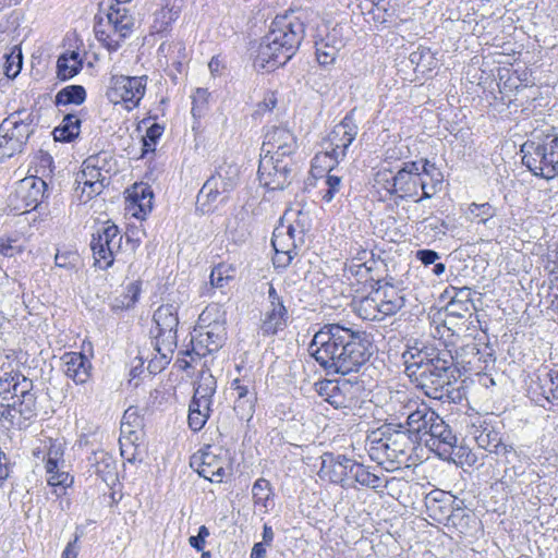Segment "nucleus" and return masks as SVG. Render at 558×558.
I'll list each match as a JSON object with an SVG mask.
<instances>
[{
  "label": "nucleus",
  "instance_id": "nucleus-6",
  "mask_svg": "<svg viewBox=\"0 0 558 558\" xmlns=\"http://www.w3.org/2000/svg\"><path fill=\"white\" fill-rule=\"evenodd\" d=\"M38 119L34 112L17 110L0 123V161L23 150Z\"/></svg>",
  "mask_w": 558,
  "mask_h": 558
},
{
  "label": "nucleus",
  "instance_id": "nucleus-24",
  "mask_svg": "<svg viewBox=\"0 0 558 558\" xmlns=\"http://www.w3.org/2000/svg\"><path fill=\"white\" fill-rule=\"evenodd\" d=\"M409 409L407 417V429L414 436L415 444L420 445L423 442V438L429 434V429L433 427V422L437 418V413L422 403L420 405L414 402L405 407Z\"/></svg>",
  "mask_w": 558,
  "mask_h": 558
},
{
  "label": "nucleus",
  "instance_id": "nucleus-46",
  "mask_svg": "<svg viewBox=\"0 0 558 558\" xmlns=\"http://www.w3.org/2000/svg\"><path fill=\"white\" fill-rule=\"evenodd\" d=\"M451 498V495H447L444 492H437L436 496L427 497V509L433 513V517L436 515L438 510L441 514H446L450 511Z\"/></svg>",
  "mask_w": 558,
  "mask_h": 558
},
{
  "label": "nucleus",
  "instance_id": "nucleus-22",
  "mask_svg": "<svg viewBox=\"0 0 558 558\" xmlns=\"http://www.w3.org/2000/svg\"><path fill=\"white\" fill-rule=\"evenodd\" d=\"M46 189L47 183L39 177L31 175L20 180L13 197L21 204L15 205V208L24 211L36 209L45 196Z\"/></svg>",
  "mask_w": 558,
  "mask_h": 558
},
{
  "label": "nucleus",
  "instance_id": "nucleus-14",
  "mask_svg": "<svg viewBox=\"0 0 558 558\" xmlns=\"http://www.w3.org/2000/svg\"><path fill=\"white\" fill-rule=\"evenodd\" d=\"M359 133V126L354 120V110H351L336 124L327 135L325 144V157L330 158L335 165L343 160L350 145Z\"/></svg>",
  "mask_w": 558,
  "mask_h": 558
},
{
  "label": "nucleus",
  "instance_id": "nucleus-38",
  "mask_svg": "<svg viewBox=\"0 0 558 558\" xmlns=\"http://www.w3.org/2000/svg\"><path fill=\"white\" fill-rule=\"evenodd\" d=\"M355 312L365 320H381L385 318L374 289L368 295L355 302Z\"/></svg>",
  "mask_w": 558,
  "mask_h": 558
},
{
  "label": "nucleus",
  "instance_id": "nucleus-17",
  "mask_svg": "<svg viewBox=\"0 0 558 558\" xmlns=\"http://www.w3.org/2000/svg\"><path fill=\"white\" fill-rule=\"evenodd\" d=\"M500 46L498 44H490V64H497V66L490 69V74L493 76H498V82L496 83L498 87V93L500 97L494 95V102L490 101V107L497 109L498 102L500 99L501 105H509L512 102L513 98V89L517 88V77L511 76V70L506 66H501V64L511 65V57L505 51H499Z\"/></svg>",
  "mask_w": 558,
  "mask_h": 558
},
{
  "label": "nucleus",
  "instance_id": "nucleus-1",
  "mask_svg": "<svg viewBox=\"0 0 558 558\" xmlns=\"http://www.w3.org/2000/svg\"><path fill=\"white\" fill-rule=\"evenodd\" d=\"M373 345L365 331L339 324H326L315 332L308 352L327 374L359 372L373 354Z\"/></svg>",
  "mask_w": 558,
  "mask_h": 558
},
{
  "label": "nucleus",
  "instance_id": "nucleus-21",
  "mask_svg": "<svg viewBox=\"0 0 558 558\" xmlns=\"http://www.w3.org/2000/svg\"><path fill=\"white\" fill-rule=\"evenodd\" d=\"M268 302L269 306L265 312L260 325V332L265 337L275 336L278 331L283 330L289 318L288 310L283 304L282 298L270 283L268 289Z\"/></svg>",
  "mask_w": 558,
  "mask_h": 558
},
{
  "label": "nucleus",
  "instance_id": "nucleus-5",
  "mask_svg": "<svg viewBox=\"0 0 558 558\" xmlns=\"http://www.w3.org/2000/svg\"><path fill=\"white\" fill-rule=\"evenodd\" d=\"M156 333L154 336V350L156 354L147 365L150 374L160 373L171 361L177 348V328L179 325L178 306L162 304L154 313Z\"/></svg>",
  "mask_w": 558,
  "mask_h": 558
},
{
  "label": "nucleus",
  "instance_id": "nucleus-30",
  "mask_svg": "<svg viewBox=\"0 0 558 558\" xmlns=\"http://www.w3.org/2000/svg\"><path fill=\"white\" fill-rule=\"evenodd\" d=\"M420 163V175L422 179V196L415 202L432 198L440 191L444 182V175L436 165L428 159H422Z\"/></svg>",
  "mask_w": 558,
  "mask_h": 558
},
{
  "label": "nucleus",
  "instance_id": "nucleus-19",
  "mask_svg": "<svg viewBox=\"0 0 558 558\" xmlns=\"http://www.w3.org/2000/svg\"><path fill=\"white\" fill-rule=\"evenodd\" d=\"M422 179L420 175V163L417 161H407L391 179H387L386 190L391 195H398L400 198H414L422 190Z\"/></svg>",
  "mask_w": 558,
  "mask_h": 558
},
{
  "label": "nucleus",
  "instance_id": "nucleus-64",
  "mask_svg": "<svg viewBox=\"0 0 558 558\" xmlns=\"http://www.w3.org/2000/svg\"><path fill=\"white\" fill-rule=\"evenodd\" d=\"M19 413L16 408V401H14L12 404H8L7 407L1 405L0 408V420L9 421L10 423H14L16 418V414Z\"/></svg>",
  "mask_w": 558,
  "mask_h": 558
},
{
  "label": "nucleus",
  "instance_id": "nucleus-31",
  "mask_svg": "<svg viewBox=\"0 0 558 558\" xmlns=\"http://www.w3.org/2000/svg\"><path fill=\"white\" fill-rule=\"evenodd\" d=\"M143 418L138 414L137 408L130 407L125 410L121 421V454L124 456L125 450L123 449L124 441L130 445H135L142 437Z\"/></svg>",
  "mask_w": 558,
  "mask_h": 558
},
{
  "label": "nucleus",
  "instance_id": "nucleus-48",
  "mask_svg": "<svg viewBox=\"0 0 558 558\" xmlns=\"http://www.w3.org/2000/svg\"><path fill=\"white\" fill-rule=\"evenodd\" d=\"M162 132L163 128L158 123H154L147 129L146 134L142 138V157H144L148 153L155 151L156 143L162 135Z\"/></svg>",
  "mask_w": 558,
  "mask_h": 558
},
{
  "label": "nucleus",
  "instance_id": "nucleus-35",
  "mask_svg": "<svg viewBox=\"0 0 558 558\" xmlns=\"http://www.w3.org/2000/svg\"><path fill=\"white\" fill-rule=\"evenodd\" d=\"M130 209L133 216L143 219L153 207V191L145 184H134L129 193Z\"/></svg>",
  "mask_w": 558,
  "mask_h": 558
},
{
  "label": "nucleus",
  "instance_id": "nucleus-11",
  "mask_svg": "<svg viewBox=\"0 0 558 558\" xmlns=\"http://www.w3.org/2000/svg\"><path fill=\"white\" fill-rule=\"evenodd\" d=\"M240 180V168L234 162L223 161L207 179L201 189L197 199L210 204H225Z\"/></svg>",
  "mask_w": 558,
  "mask_h": 558
},
{
  "label": "nucleus",
  "instance_id": "nucleus-49",
  "mask_svg": "<svg viewBox=\"0 0 558 558\" xmlns=\"http://www.w3.org/2000/svg\"><path fill=\"white\" fill-rule=\"evenodd\" d=\"M36 396L33 395H24L21 398L16 399V408L19 411V414L24 420H31L36 415Z\"/></svg>",
  "mask_w": 558,
  "mask_h": 558
},
{
  "label": "nucleus",
  "instance_id": "nucleus-25",
  "mask_svg": "<svg viewBox=\"0 0 558 558\" xmlns=\"http://www.w3.org/2000/svg\"><path fill=\"white\" fill-rule=\"evenodd\" d=\"M230 389L234 395L233 410L241 420H250L257 401L254 383L247 378H235Z\"/></svg>",
  "mask_w": 558,
  "mask_h": 558
},
{
  "label": "nucleus",
  "instance_id": "nucleus-62",
  "mask_svg": "<svg viewBox=\"0 0 558 558\" xmlns=\"http://www.w3.org/2000/svg\"><path fill=\"white\" fill-rule=\"evenodd\" d=\"M75 259H77V256L71 252L57 253L54 263L58 267L70 269L75 266L73 263Z\"/></svg>",
  "mask_w": 558,
  "mask_h": 558
},
{
  "label": "nucleus",
  "instance_id": "nucleus-37",
  "mask_svg": "<svg viewBox=\"0 0 558 558\" xmlns=\"http://www.w3.org/2000/svg\"><path fill=\"white\" fill-rule=\"evenodd\" d=\"M81 123V119L76 114H65L61 124L52 132L54 140L64 143L72 142L80 135Z\"/></svg>",
  "mask_w": 558,
  "mask_h": 558
},
{
  "label": "nucleus",
  "instance_id": "nucleus-34",
  "mask_svg": "<svg viewBox=\"0 0 558 558\" xmlns=\"http://www.w3.org/2000/svg\"><path fill=\"white\" fill-rule=\"evenodd\" d=\"M90 461L95 474L107 485H114L118 480V466L114 458L106 451H97Z\"/></svg>",
  "mask_w": 558,
  "mask_h": 558
},
{
  "label": "nucleus",
  "instance_id": "nucleus-12",
  "mask_svg": "<svg viewBox=\"0 0 558 558\" xmlns=\"http://www.w3.org/2000/svg\"><path fill=\"white\" fill-rule=\"evenodd\" d=\"M266 35L267 43H279L283 52L294 56L305 36V24L293 12L286 13L275 17Z\"/></svg>",
  "mask_w": 558,
  "mask_h": 558
},
{
  "label": "nucleus",
  "instance_id": "nucleus-43",
  "mask_svg": "<svg viewBox=\"0 0 558 558\" xmlns=\"http://www.w3.org/2000/svg\"><path fill=\"white\" fill-rule=\"evenodd\" d=\"M341 41H338V46L335 44H329L327 39H320L315 43L316 47V58L320 65L331 64L337 57V53L340 49Z\"/></svg>",
  "mask_w": 558,
  "mask_h": 558
},
{
  "label": "nucleus",
  "instance_id": "nucleus-3",
  "mask_svg": "<svg viewBox=\"0 0 558 558\" xmlns=\"http://www.w3.org/2000/svg\"><path fill=\"white\" fill-rule=\"evenodd\" d=\"M367 451L378 464H390L398 469L407 464L410 452L415 449V438L401 424H384L367 436Z\"/></svg>",
  "mask_w": 558,
  "mask_h": 558
},
{
  "label": "nucleus",
  "instance_id": "nucleus-4",
  "mask_svg": "<svg viewBox=\"0 0 558 558\" xmlns=\"http://www.w3.org/2000/svg\"><path fill=\"white\" fill-rule=\"evenodd\" d=\"M522 162L534 174L546 180L558 175V132L554 128L534 131L521 146Z\"/></svg>",
  "mask_w": 558,
  "mask_h": 558
},
{
  "label": "nucleus",
  "instance_id": "nucleus-23",
  "mask_svg": "<svg viewBox=\"0 0 558 558\" xmlns=\"http://www.w3.org/2000/svg\"><path fill=\"white\" fill-rule=\"evenodd\" d=\"M423 444L440 458L447 459L457 444V437L445 421L437 414L429 434L423 438Z\"/></svg>",
  "mask_w": 558,
  "mask_h": 558
},
{
  "label": "nucleus",
  "instance_id": "nucleus-54",
  "mask_svg": "<svg viewBox=\"0 0 558 558\" xmlns=\"http://www.w3.org/2000/svg\"><path fill=\"white\" fill-rule=\"evenodd\" d=\"M233 269L226 265H218L210 274V283L216 288L225 287L226 282L233 278Z\"/></svg>",
  "mask_w": 558,
  "mask_h": 558
},
{
  "label": "nucleus",
  "instance_id": "nucleus-51",
  "mask_svg": "<svg viewBox=\"0 0 558 558\" xmlns=\"http://www.w3.org/2000/svg\"><path fill=\"white\" fill-rule=\"evenodd\" d=\"M12 399L21 398L24 395H33V381L20 372H14Z\"/></svg>",
  "mask_w": 558,
  "mask_h": 558
},
{
  "label": "nucleus",
  "instance_id": "nucleus-44",
  "mask_svg": "<svg viewBox=\"0 0 558 558\" xmlns=\"http://www.w3.org/2000/svg\"><path fill=\"white\" fill-rule=\"evenodd\" d=\"M217 383L213 375H202L196 384L192 400H204L211 402V398L216 392Z\"/></svg>",
  "mask_w": 558,
  "mask_h": 558
},
{
  "label": "nucleus",
  "instance_id": "nucleus-27",
  "mask_svg": "<svg viewBox=\"0 0 558 558\" xmlns=\"http://www.w3.org/2000/svg\"><path fill=\"white\" fill-rule=\"evenodd\" d=\"M97 162L95 158H87L77 179L78 183H83V193L87 194V198L99 195L109 183V170L98 169Z\"/></svg>",
  "mask_w": 558,
  "mask_h": 558
},
{
  "label": "nucleus",
  "instance_id": "nucleus-33",
  "mask_svg": "<svg viewBox=\"0 0 558 558\" xmlns=\"http://www.w3.org/2000/svg\"><path fill=\"white\" fill-rule=\"evenodd\" d=\"M356 465V461L347 458L345 456H338L336 459H331L328 465L326 460H324L322 472L327 475L332 483L344 486L350 480H352V473Z\"/></svg>",
  "mask_w": 558,
  "mask_h": 558
},
{
  "label": "nucleus",
  "instance_id": "nucleus-29",
  "mask_svg": "<svg viewBox=\"0 0 558 558\" xmlns=\"http://www.w3.org/2000/svg\"><path fill=\"white\" fill-rule=\"evenodd\" d=\"M376 284L377 288H374V291L379 301L381 313L385 317L397 314L405 303L402 291L390 282L380 284V281H377Z\"/></svg>",
  "mask_w": 558,
  "mask_h": 558
},
{
  "label": "nucleus",
  "instance_id": "nucleus-41",
  "mask_svg": "<svg viewBox=\"0 0 558 558\" xmlns=\"http://www.w3.org/2000/svg\"><path fill=\"white\" fill-rule=\"evenodd\" d=\"M78 53L72 51L70 54H62L57 61L58 77L62 81L72 78L82 69V61Z\"/></svg>",
  "mask_w": 558,
  "mask_h": 558
},
{
  "label": "nucleus",
  "instance_id": "nucleus-36",
  "mask_svg": "<svg viewBox=\"0 0 558 558\" xmlns=\"http://www.w3.org/2000/svg\"><path fill=\"white\" fill-rule=\"evenodd\" d=\"M61 456L59 448L51 447L49 449L45 468L48 474L47 482L51 486H69L72 483L69 473L59 469Z\"/></svg>",
  "mask_w": 558,
  "mask_h": 558
},
{
  "label": "nucleus",
  "instance_id": "nucleus-9",
  "mask_svg": "<svg viewBox=\"0 0 558 558\" xmlns=\"http://www.w3.org/2000/svg\"><path fill=\"white\" fill-rule=\"evenodd\" d=\"M134 27V17L129 10L118 2L109 8L106 21L95 25L96 38L109 51H117Z\"/></svg>",
  "mask_w": 558,
  "mask_h": 558
},
{
  "label": "nucleus",
  "instance_id": "nucleus-13",
  "mask_svg": "<svg viewBox=\"0 0 558 558\" xmlns=\"http://www.w3.org/2000/svg\"><path fill=\"white\" fill-rule=\"evenodd\" d=\"M147 76L112 75L106 92L107 99L117 105L125 104L131 110L138 106L145 95Z\"/></svg>",
  "mask_w": 558,
  "mask_h": 558
},
{
  "label": "nucleus",
  "instance_id": "nucleus-15",
  "mask_svg": "<svg viewBox=\"0 0 558 558\" xmlns=\"http://www.w3.org/2000/svg\"><path fill=\"white\" fill-rule=\"evenodd\" d=\"M122 235L119 228L107 222L93 234L90 248L95 259V265L101 269H108L112 266L114 255L121 250Z\"/></svg>",
  "mask_w": 558,
  "mask_h": 558
},
{
  "label": "nucleus",
  "instance_id": "nucleus-59",
  "mask_svg": "<svg viewBox=\"0 0 558 558\" xmlns=\"http://www.w3.org/2000/svg\"><path fill=\"white\" fill-rule=\"evenodd\" d=\"M208 418L209 417L199 413V410H195L193 407L189 405V426L192 430H201L205 426Z\"/></svg>",
  "mask_w": 558,
  "mask_h": 558
},
{
  "label": "nucleus",
  "instance_id": "nucleus-45",
  "mask_svg": "<svg viewBox=\"0 0 558 558\" xmlns=\"http://www.w3.org/2000/svg\"><path fill=\"white\" fill-rule=\"evenodd\" d=\"M352 480L362 486L369 488H378L380 486V477L371 473L363 464L357 462L352 473Z\"/></svg>",
  "mask_w": 558,
  "mask_h": 558
},
{
  "label": "nucleus",
  "instance_id": "nucleus-55",
  "mask_svg": "<svg viewBox=\"0 0 558 558\" xmlns=\"http://www.w3.org/2000/svg\"><path fill=\"white\" fill-rule=\"evenodd\" d=\"M542 388L545 392L550 393L553 399L558 400V368H549L545 373Z\"/></svg>",
  "mask_w": 558,
  "mask_h": 558
},
{
  "label": "nucleus",
  "instance_id": "nucleus-60",
  "mask_svg": "<svg viewBox=\"0 0 558 558\" xmlns=\"http://www.w3.org/2000/svg\"><path fill=\"white\" fill-rule=\"evenodd\" d=\"M464 293L463 290L458 292L449 302L447 305V311L454 316H463L462 312H466L469 310L468 302H464L463 300H458L457 296L460 294L462 295Z\"/></svg>",
  "mask_w": 558,
  "mask_h": 558
},
{
  "label": "nucleus",
  "instance_id": "nucleus-61",
  "mask_svg": "<svg viewBox=\"0 0 558 558\" xmlns=\"http://www.w3.org/2000/svg\"><path fill=\"white\" fill-rule=\"evenodd\" d=\"M275 250V255L272 257V263L276 268H287L292 259L294 258V254L288 253V251H281L278 248Z\"/></svg>",
  "mask_w": 558,
  "mask_h": 558
},
{
  "label": "nucleus",
  "instance_id": "nucleus-28",
  "mask_svg": "<svg viewBox=\"0 0 558 558\" xmlns=\"http://www.w3.org/2000/svg\"><path fill=\"white\" fill-rule=\"evenodd\" d=\"M483 344V349L480 348L478 343L468 344L463 348L460 356H457V360L454 359L457 366L462 363L465 372L476 376L480 383L484 379L488 356V353L486 352L488 343Z\"/></svg>",
  "mask_w": 558,
  "mask_h": 558
},
{
  "label": "nucleus",
  "instance_id": "nucleus-32",
  "mask_svg": "<svg viewBox=\"0 0 558 558\" xmlns=\"http://www.w3.org/2000/svg\"><path fill=\"white\" fill-rule=\"evenodd\" d=\"M64 373L76 384H85L90 376V361L81 352H66L61 357Z\"/></svg>",
  "mask_w": 558,
  "mask_h": 558
},
{
  "label": "nucleus",
  "instance_id": "nucleus-47",
  "mask_svg": "<svg viewBox=\"0 0 558 558\" xmlns=\"http://www.w3.org/2000/svg\"><path fill=\"white\" fill-rule=\"evenodd\" d=\"M252 494L255 505L267 508V501L271 495L270 482L263 477L258 478L253 485Z\"/></svg>",
  "mask_w": 558,
  "mask_h": 558
},
{
  "label": "nucleus",
  "instance_id": "nucleus-40",
  "mask_svg": "<svg viewBox=\"0 0 558 558\" xmlns=\"http://www.w3.org/2000/svg\"><path fill=\"white\" fill-rule=\"evenodd\" d=\"M409 61L414 65V70L422 74L433 71L438 63L435 54L426 47H418L412 51Z\"/></svg>",
  "mask_w": 558,
  "mask_h": 558
},
{
  "label": "nucleus",
  "instance_id": "nucleus-39",
  "mask_svg": "<svg viewBox=\"0 0 558 558\" xmlns=\"http://www.w3.org/2000/svg\"><path fill=\"white\" fill-rule=\"evenodd\" d=\"M350 253L352 260L350 265L345 266V270L348 272H353L354 268L364 269L365 274H368L373 270L374 266L376 265V260L374 259V254L372 251L355 244L351 246Z\"/></svg>",
  "mask_w": 558,
  "mask_h": 558
},
{
  "label": "nucleus",
  "instance_id": "nucleus-18",
  "mask_svg": "<svg viewBox=\"0 0 558 558\" xmlns=\"http://www.w3.org/2000/svg\"><path fill=\"white\" fill-rule=\"evenodd\" d=\"M191 465L196 466L202 477L213 483H221L227 474L228 459L221 448L208 446L192 457Z\"/></svg>",
  "mask_w": 558,
  "mask_h": 558
},
{
  "label": "nucleus",
  "instance_id": "nucleus-42",
  "mask_svg": "<svg viewBox=\"0 0 558 558\" xmlns=\"http://www.w3.org/2000/svg\"><path fill=\"white\" fill-rule=\"evenodd\" d=\"M86 100V90L82 85H69L61 88L54 98L57 106H80Z\"/></svg>",
  "mask_w": 558,
  "mask_h": 558
},
{
  "label": "nucleus",
  "instance_id": "nucleus-2",
  "mask_svg": "<svg viewBox=\"0 0 558 558\" xmlns=\"http://www.w3.org/2000/svg\"><path fill=\"white\" fill-rule=\"evenodd\" d=\"M405 373L416 387L436 400L449 398L457 368L452 351L435 345L409 347L402 354Z\"/></svg>",
  "mask_w": 558,
  "mask_h": 558
},
{
  "label": "nucleus",
  "instance_id": "nucleus-7",
  "mask_svg": "<svg viewBox=\"0 0 558 558\" xmlns=\"http://www.w3.org/2000/svg\"><path fill=\"white\" fill-rule=\"evenodd\" d=\"M217 313L216 306L206 307L201 313L192 333V349L186 351V354L203 357L219 351L223 347L227 340V329L225 320L214 318Z\"/></svg>",
  "mask_w": 558,
  "mask_h": 558
},
{
  "label": "nucleus",
  "instance_id": "nucleus-57",
  "mask_svg": "<svg viewBox=\"0 0 558 558\" xmlns=\"http://www.w3.org/2000/svg\"><path fill=\"white\" fill-rule=\"evenodd\" d=\"M468 217L471 219L472 222H476L477 225L485 226L486 218L485 214L488 211V204L487 203H472L468 208Z\"/></svg>",
  "mask_w": 558,
  "mask_h": 558
},
{
  "label": "nucleus",
  "instance_id": "nucleus-26",
  "mask_svg": "<svg viewBox=\"0 0 558 558\" xmlns=\"http://www.w3.org/2000/svg\"><path fill=\"white\" fill-rule=\"evenodd\" d=\"M279 45V43H267V35H265L255 51L254 66L269 72L286 64L293 56L283 52L284 48Z\"/></svg>",
  "mask_w": 558,
  "mask_h": 558
},
{
  "label": "nucleus",
  "instance_id": "nucleus-56",
  "mask_svg": "<svg viewBox=\"0 0 558 558\" xmlns=\"http://www.w3.org/2000/svg\"><path fill=\"white\" fill-rule=\"evenodd\" d=\"M209 93L205 88H197L192 97V113L194 117H201L206 108Z\"/></svg>",
  "mask_w": 558,
  "mask_h": 558
},
{
  "label": "nucleus",
  "instance_id": "nucleus-58",
  "mask_svg": "<svg viewBox=\"0 0 558 558\" xmlns=\"http://www.w3.org/2000/svg\"><path fill=\"white\" fill-rule=\"evenodd\" d=\"M545 270L548 272L550 281L558 282V245L546 255Z\"/></svg>",
  "mask_w": 558,
  "mask_h": 558
},
{
  "label": "nucleus",
  "instance_id": "nucleus-8",
  "mask_svg": "<svg viewBox=\"0 0 558 558\" xmlns=\"http://www.w3.org/2000/svg\"><path fill=\"white\" fill-rule=\"evenodd\" d=\"M487 384L474 385L466 397L468 401V436L471 437L477 445V449L481 450L480 463L483 466L484 459L486 458V451L488 447V433H487Z\"/></svg>",
  "mask_w": 558,
  "mask_h": 558
},
{
  "label": "nucleus",
  "instance_id": "nucleus-50",
  "mask_svg": "<svg viewBox=\"0 0 558 558\" xmlns=\"http://www.w3.org/2000/svg\"><path fill=\"white\" fill-rule=\"evenodd\" d=\"M271 244L274 248L288 251V253L296 255V247L299 245V242L292 241L291 236H287V234H283V230H275L271 239Z\"/></svg>",
  "mask_w": 558,
  "mask_h": 558
},
{
  "label": "nucleus",
  "instance_id": "nucleus-20",
  "mask_svg": "<svg viewBox=\"0 0 558 558\" xmlns=\"http://www.w3.org/2000/svg\"><path fill=\"white\" fill-rule=\"evenodd\" d=\"M295 149L296 140L293 133L282 126H272L264 136L262 156L291 159L290 156Z\"/></svg>",
  "mask_w": 558,
  "mask_h": 558
},
{
  "label": "nucleus",
  "instance_id": "nucleus-53",
  "mask_svg": "<svg viewBox=\"0 0 558 558\" xmlns=\"http://www.w3.org/2000/svg\"><path fill=\"white\" fill-rule=\"evenodd\" d=\"M5 61V75L8 77H15L22 69V52L16 46H14L10 54H4Z\"/></svg>",
  "mask_w": 558,
  "mask_h": 558
},
{
  "label": "nucleus",
  "instance_id": "nucleus-52",
  "mask_svg": "<svg viewBox=\"0 0 558 558\" xmlns=\"http://www.w3.org/2000/svg\"><path fill=\"white\" fill-rule=\"evenodd\" d=\"M325 184L327 189L323 192V199L330 203L341 191L342 179L338 175L331 174L330 171L326 175Z\"/></svg>",
  "mask_w": 558,
  "mask_h": 558
},
{
  "label": "nucleus",
  "instance_id": "nucleus-16",
  "mask_svg": "<svg viewBox=\"0 0 558 558\" xmlns=\"http://www.w3.org/2000/svg\"><path fill=\"white\" fill-rule=\"evenodd\" d=\"M293 172L291 159L260 156L257 174L260 185L267 190L281 191L286 189L293 179Z\"/></svg>",
  "mask_w": 558,
  "mask_h": 558
},
{
  "label": "nucleus",
  "instance_id": "nucleus-63",
  "mask_svg": "<svg viewBox=\"0 0 558 558\" xmlns=\"http://www.w3.org/2000/svg\"><path fill=\"white\" fill-rule=\"evenodd\" d=\"M14 372L5 373L4 377L0 379V396L7 399L8 393L13 395Z\"/></svg>",
  "mask_w": 558,
  "mask_h": 558
},
{
  "label": "nucleus",
  "instance_id": "nucleus-10",
  "mask_svg": "<svg viewBox=\"0 0 558 558\" xmlns=\"http://www.w3.org/2000/svg\"><path fill=\"white\" fill-rule=\"evenodd\" d=\"M315 391L335 409L354 410L361 407L365 388L362 381L342 378L315 384Z\"/></svg>",
  "mask_w": 558,
  "mask_h": 558
}]
</instances>
